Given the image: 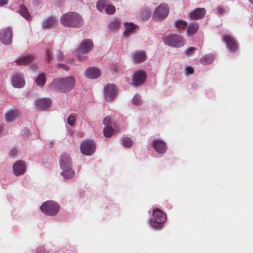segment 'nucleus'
<instances>
[{"instance_id":"nucleus-44","label":"nucleus","mask_w":253,"mask_h":253,"mask_svg":"<svg viewBox=\"0 0 253 253\" xmlns=\"http://www.w3.org/2000/svg\"><path fill=\"white\" fill-rule=\"evenodd\" d=\"M46 56L47 61L49 62L52 59L51 53L49 50L46 51Z\"/></svg>"},{"instance_id":"nucleus-12","label":"nucleus","mask_w":253,"mask_h":253,"mask_svg":"<svg viewBox=\"0 0 253 253\" xmlns=\"http://www.w3.org/2000/svg\"><path fill=\"white\" fill-rule=\"evenodd\" d=\"M153 147L159 154H163L167 151L166 143L162 140L154 139L153 141Z\"/></svg>"},{"instance_id":"nucleus-15","label":"nucleus","mask_w":253,"mask_h":253,"mask_svg":"<svg viewBox=\"0 0 253 253\" xmlns=\"http://www.w3.org/2000/svg\"><path fill=\"white\" fill-rule=\"evenodd\" d=\"M206 10L204 8H198L190 13L188 16L191 19H199L206 14Z\"/></svg>"},{"instance_id":"nucleus-52","label":"nucleus","mask_w":253,"mask_h":253,"mask_svg":"<svg viewBox=\"0 0 253 253\" xmlns=\"http://www.w3.org/2000/svg\"><path fill=\"white\" fill-rule=\"evenodd\" d=\"M61 175H63V171L60 172Z\"/></svg>"},{"instance_id":"nucleus-13","label":"nucleus","mask_w":253,"mask_h":253,"mask_svg":"<svg viewBox=\"0 0 253 253\" xmlns=\"http://www.w3.org/2000/svg\"><path fill=\"white\" fill-rule=\"evenodd\" d=\"M26 170V165L22 161H18L15 163L13 166V171L16 176L23 174Z\"/></svg>"},{"instance_id":"nucleus-40","label":"nucleus","mask_w":253,"mask_h":253,"mask_svg":"<svg viewBox=\"0 0 253 253\" xmlns=\"http://www.w3.org/2000/svg\"><path fill=\"white\" fill-rule=\"evenodd\" d=\"M196 50V48L194 47H190L187 49H186L185 51H184V53L185 54V55H187V56H190V55H191L194 51L195 50Z\"/></svg>"},{"instance_id":"nucleus-19","label":"nucleus","mask_w":253,"mask_h":253,"mask_svg":"<svg viewBox=\"0 0 253 253\" xmlns=\"http://www.w3.org/2000/svg\"><path fill=\"white\" fill-rule=\"evenodd\" d=\"M75 79L74 77L70 76L64 78V92L71 90L75 86Z\"/></svg>"},{"instance_id":"nucleus-3","label":"nucleus","mask_w":253,"mask_h":253,"mask_svg":"<svg viewBox=\"0 0 253 253\" xmlns=\"http://www.w3.org/2000/svg\"><path fill=\"white\" fill-rule=\"evenodd\" d=\"M153 218L150 221L151 226L155 228H159L164 223L166 220V214L159 209H156L153 211Z\"/></svg>"},{"instance_id":"nucleus-37","label":"nucleus","mask_w":253,"mask_h":253,"mask_svg":"<svg viewBox=\"0 0 253 253\" xmlns=\"http://www.w3.org/2000/svg\"><path fill=\"white\" fill-rule=\"evenodd\" d=\"M150 11L148 10H144L141 13V18L142 20L147 19L150 16Z\"/></svg>"},{"instance_id":"nucleus-16","label":"nucleus","mask_w":253,"mask_h":253,"mask_svg":"<svg viewBox=\"0 0 253 253\" xmlns=\"http://www.w3.org/2000/svg\"><path fill=\"white\" fill-rule=\"evenodd\" d=\"M51 103V100L49 98H46L39 99L36 102V106L41 110L47 109L50 107Z\"/></svg>"},{"instance_id":"nucleus-47","label":"nucleus","mask_w":253,"mask_h":253,"mask_svg":"<svg viewBox=\"0 0 253 253\" xmlns=\"http://www.w3.org/2000/svg\"><path fill=\"white\" fill-rule=\"evenodd\" d=\"M17 153V151L15 149H13L11 152H10V155L12 156H14L16 155Z\"/></svg>"},{"instance_id":"nucleus-17","label":"nucleus","mask_w":253,"mask_h":253,"mask_svg":"<svg viewBox=\"0 0 253 253\" xmlns=\"http://www.w3.org/2000/svg\"><path fill=\"white\" fill-rule=\"evenodd\" d=\"M63 86V79H56L52 81L49 85V89L51 91H58L61 89Z\"/></svg>"},{"instance_id":"nucleus-11","label":"nucleus","mask_w":253,"mask_h":253,"mask_svg":"<svg viewBox=\"0 0 253 253\" xmlns=\"http://www.w3.org/2000/svg\"><path fill=\"white\" fill-rule=\"evenodd\" d=\"M71 160L69 158L66 159L64 161V178L71 179L75 175V171L71 168Z\"/></svg>"},{"instance_id":"nucleus-28","label":"nucleus","mask_w":253,"mask_h":253,"mask_svg":"<svg viewBox=\"0 0 253 253\" xmlns=\"http://www.w3.org/2000/svg\"><path fill=\"white\" fill-rule=\"evenodd\" d=\"M56 23V21L54 18L49 17L43 23V27L45 29L50 28Z\"/></svg>"},{"instance_id":"nucleus-8","label":"nucleus","mask_w":253,"mask_h":253,"mask_svg":"<svg viewBox=\"0 0 253 253\" xmlns=\"http://www.w3.org/2000/svg\"><path fill=\"white\" fill-rule=\"evenodd\" d=\"M117 87L113 84H108L104 87V97L107 100L111 101L117 95Z\"/></svg>"},{"instance_id":"nucleus-10","label":"nucleus","mask_w":253,"mask_h":253,"mask_svg":"<svg viewBox=\"0 0 253 253\" xmlns=\"http://www.w3.org/2000/svg\"><path fill=\"white\" fill-rule=\"evenodd\" d=\"M169 12L168 6L165 4H161L156 8L154 16L158 18H163L168 15Z\"/></svg>"},{"instance_id":"nucleus-1","label":"nucleus","mask_w":253,"mask_h":253,"mask_svg":"<svg viewBox=\"0 0 253 253\" xmlns=\"http://www.w3.org/2000/svg\"><path fill=\"white\" fill-rule=\"evenodd\" d=\"M83 23L82 17L79 14L71 12L64 14V26L79 28Z\"/></svg>"},{"instance_id":"nucleus-6","label":"nucleus","mask_w":253,"mask_h":253,"mask_svg":"<svg viewBox=\"0 0 253 253\" xmlns=\"http://www.w3.org/2000/svg\"><path fill=\"white\" fill-rule=\"evenodd\" d=\"M96 149V145L93 140L86 139L84 140L80 145V150L84 155H92Z\"/></svg>"},{"instance_id":"nucleus-46","label":"nucleus","mask_w":253,"mask_h":253,"mask_svg":"<svg viewBox=\"0 0 253 253\" xmlns=\"http://www.w3.org/2000/svg\"><path fill=\"white\" fill-rule=\"evenodd\" d=\"M111 70L114 71V72H117V66L115 65H113L111 67Z\"/></svg>"},{"instance_id":"nucleus-30","label":"nucleus","mask_w":253,"mask_h":253,"mask_svg":"<svg viewBox=\"0 0 253 253\" xmlns=\"http://www.w3.org/2000/svg\"><path fill=\"white\" fill-rule=\"evenodd\" d=\"M114 132L111 126H106L103 129L104 135L105 137H110Z\"/></svg>"},{"instance_id":"nucleus-14","label":"nucleus","mask_w":253,"mask_h":253,"mask_svg":"<svg viewBox=\"0 0 253 253\" xmlns=\"http://www.w3.org/2000/svg\"><path fill=\"white\" fill-rule=\"evenodd\" d=\"M146 75L144 72L139 71L136 72L133 76V84L137 86L143 83L146 79Z\"/></svg>"},{"instance_id":"nucleus-18","label":"nucleus","mask_w":253,"mask_h":253,"mask_svg":"<svg viewBox=\"0 0 253 253\" xmlns=\"http://www.w3.org/2000/svg\"><path fill=\"white\" fill-rule=\"evenodd\" d=\"M12 84L15 87L21 88L25 85V81L21 75L16 74L12 78Z\"/></svg>"},{"instance_id":"nucleus-24","label":"nucleus","mask_w":253,"mask_h":253,"mask_svg":"<svg viewBox=\"0 0 253 253\" xmlns=\"http://www.w3.org/2000/svg\"><path fill=\"white\" fill-rule=\"evenodd\" d=\"M146 55L144 51L136 52L133 55V59L135 62L139 63L145 60Z\"/></svg>"},{"instance_id":"nucleus-35","label":"nucleus","mask_w":253,"mask_h":253,"mask_svg":"<svg viewBox=\"0 0 253 253\" xmlns=\"http://www.w3.org/2000/svg\"><path fill=\"white\" fill-rule=\"evenodd\" d=\"M132 144V140L130 138L126 137L123 139V144L125 147H130Z\"/></svg>"},{"instance_id":"nucleus-51","label":"nucleus","mask_w":253,"mask_h":253,"mask_svg":"<svg viewBox=\"0 0 253 253\" xmlns=\"http://www.w3.org/2000/svg\"><path fill=\"white\" fill-rule=\"evenodd\" d=\"M31 68L33 69V70H35L37 67L36 66H32Z\"/></svg>"},{"instance_id":"nucleus-39","label":"nucleus","mask_w":253,"mask_h":253,"mask_svg":"<svg viewBox=\"0 0 253 253\" xmlns=\"http://www.w3.org/2000/svg\"><path fill=\"white\" fill-rule=\"evenodd\" d=\"M103 123L105 126H111L112 125L111 117L109 116L106 117L103 120Z\"/></svg>"},{"instance_id":"nucleus-33","label":"nucleus","mask_w":253,"mask_h":253,"mask_svg":"<svg viewBox=\"0 0 253 253\" xmlns=\"http://www.w3.org/2000/svg\"><path fill=\"white\" fill-rule=\"evenodd\" d=\"M77 115L74 114H71L67 119V123L70 126H73L77 120Z\"/></svg>"},{"instance_id":"nucleus-42","label":"nucleus","mask_w":253,"mask_h":253,"mask_svg":"<svg viewBox=\"0 0 253 253\" xmlns=\"http://www.w3.org/2000/svg\"><path fill=\"white\" fill-rule=\"evenodd\" d=\"M217 10H218V13L220 14H224L225 13V9L222 7H221V6H219L217 8Z\"/></svg>"},{"instance_id":"nucleus-49","label":"nucleus","mask_w":253,"mask_h":253,"mask_svg":"<svg viewBox=\"0 0 253 253\" xmlns=\"http://www.w3.org/2000/svg\"><path fill=\"white\" fill-rule=\"evenodd\" d=\"M64 68L65 70L68 71L69 70V68L67 66L64 65Z\"/></svg>"},{"instance_id":"nucleus-26","label":"nucleus","mask_w":253,"mask_h":253,"mask_svg":"<svg viewBox=\"0 0 253 253\" xmlns=\"http://www.w3.org/2000/svg\"><path fill=\"white\" fill-rule=\"evenodd\" d=\"M46 80V75L44 73H42L36 79V83L38 86L42 87L45 83Z\"/></svg>"},{"instance_id":"nucleus-50","label":"nucleus","mask_w":253,"mask_h":253,"mask_svg":"<svg viewBox=\"0 0 253 253\" xmlns=\"http://www.w3.org/2000/svg\"><path fill=\"white\" fill-rule=\"evenodd\" d=\"M60 21L61 22H63V16L61 17Z\"/></svg>"},{"instance_id":"nucleus-34","label":"nucleus","mask_w":253,"mask_h":253,"mask_svg":"<svg viewBox=\"0 0 253 253\" xmlns=\"http://www.w3.org/2000/svg\"><path fill=\"white\" fill-rule=\"evenodd\" d=\"M175 26L179 29H185L187 26V23L183 20H178L175 23Z\"/></svg>"},{"instance_id":"nucleus-53","label":"nucleus","mask_w":253,"mask_h":253,"mask_svg":"<svg viewBox=\"0 0 253 253\" xmlns=\"http://www.w3.org/2000/svg\"><path fill=\"white\" fill-rule=\"evenodd\" d=\"M253 4V0H249Z\"/></svg>"},{"instance_id":"nucleus-41","label":"nucleus","mask_w":253,"mask_h":253,"mask_svg":"<svg viewBox=\"0 0 253 253\" xmlns=\"http://www.w3.org/2000/svg\"><path fill=\"white\" fill-rule=\"evenodd\" d=\"M185 72L187 74H192L194 72V69L192 67L188 66L185 68Z\"/></svg>"},{"instance_id":"nucleus-32","label":"nucleus","mask_w":253,"mask_h":253,"mask_svg":"<svg viewBox=\"0 0 253 253\" xmlns=\"http://www.w3.org/2000/svg\"><path fill=\"white\" fill-rule=\"evenodd\" d=\"M107 5L105 0H100L96 3V7L99 11H102L105 10Z\"/></svg>"},{"instance_id":"nucleus-29","label":"nucleus","mask_w":253,"mask_h":253,"mask_svg":"<svg viewBox=\"0 0 253 253\" xmlns=\"http://www.w3.org/2000/svg\"><path fill=\"white\" fill-rule=\"evenodd\" d=\"M125 26L126 30L124 32V34L127 36L129 34L131 33L133 31L136 26L132 23H126L125 24Z\"/></svg>"},{"instance_id":"nucleus-2","label":"nucleus","mask_w":253,"mask_h":253,"mask_svg":"<svg viewBox=\"0 0 253 253\" xmlns=\"http://www.w3.org/2000/svg\"><path fill=\"white\" fill-rule=\"evenodd\" d=\"M40 208L44 214L54 216L59 211L60 206L57 203L54 201H48L43 203Z\"/></svg>"},{"instance_id":"nucleus-7","label":"nucleus","mask_w":253,"mask_h":253,"mask_svg":"<svg viewBox=\"0 0 253 253\" xmlns=\"http://www.w3.org/2000/svg\"><path fill=\"white\" fill-rule=\"evenodd\" d=\"M12 36V30L10 27H6L0 30V41L5 45L11 43Z\"/></svg>"},{"instance_id":"nucleus-38","label":"nucleus","mask_w":253,"mask_h":253,"mask_svg":"<svg viewBox=\"0 0 253 253\" xmlns=\"http://www.w3.org/2000/svg\"><path fill=\"white\" fill-rule=\"evenodd\" d=\"M134 104L139 105L141 103V98L139 95H135L132 100Z\"/></svg>"},{"instance_id":"nucleus-22","label":"nucleus","mask_w":253,"mask_h":253,"mask_svg":"<svg viewBox=\"0 0 253 253\" xmlns=\"http://www.w3.org/2000/svg\"><path fill=\"white\" fill-rule=\"evenodd\" d=\"M34 59L32 55H28L18 59L15 62L17 65H26L33 62Z\"/></svg>"},{"instance_id":"nucleus-9","label":"nucleus","mask_w":253,"mask_h":253,"mask_svg":"<svg viewBox=\"0 0 253 253\" xmlns=\"http://www.w3.org/2000/svg\"><path fill=\"white\" fill-rule=\"evenodd\" d=\"M222 37L223 42L226 44L227 47L230 51L235 52L237 50L238 44L232 36L226 34L222 35Z\"/></svg>"},{"instance_id":"nucleus-5","label":"nucleus","mask_w":253,"mask_h":253,"mask_svg":"<svg viewBox=\"0 0 253 253\" xmlns=\"http://www.w3.org/2000/svg\"><path fill=\"white\" fill-rule=\"evenodd\" d=\"M164 42L169 46L179 48L185 44V41L180 35L171 34L165 38Z\"/></svg>"},{"instance_id":"nucleus-4","label":"nucleus","mask_w":253,"mask_h":253,"mask_svg":"<svg viewBox=\"0 0 253 253\" xmlns=\"http://www.w3.org/2000/svg\"><path fill=\"white\" fill-rule=\"evenodd\" d=\"M93 47V44L91 40L89 39L84 40L78 48V59L80 61L86 60L87 59V56H83L81 54L89 52Z\"/></svg>"},{"instance_id":"nucleus-23","label":"nucleus","mask_w":253,"mask_h":253,"mask_svg":"<svg viewBox=\"0 0 253 253\" xmlns=\"http://www.w3.org/2000/svg\"><path fill=\"white\" fill-rule=\"evenodd\" d=\"M199 29V25L197 22L190 23L187 28V32L188 35H193L195 34Z\"/></svg>"},{"instance_id":"nucleus-27","label":"nucleus","mask_w":253,"mask_h":253,"mask_svg":"<svg viewBox=\"0 0 253 253\" xmlns=\"http://www.w3.org/2000/svg\"><path fill=\"white\" fill-rule=\"evenodd\" d=\"M19 13L26 19L29 20L30 18V15L28 9L23 5H21L18 9Z\"/></svg>"},{"instance_id":"nucleus-20","label":"nucleus","mask_w":253,"mask_h":253,"mask_svg":"<svg viewBox=\"0 0 253 253\" xmlns=\"http://www.w3.org/2000/svg\"><path fill=\"white\" fill-rule=\"evenodd\" d=\"M84 75L87 78L95 79L100 76V72L95 67H90L85 71Z\"/></svg>"},{"instance_id":"nucleus-54","label":"nucleus","mask_w":253,"mask_h":253,"mask_svg":"<svg viewBox=\"0 0 253 253\" xmlns=\"http://www.w3.org/2000/svg\"><path fill=\"white\" fill-rule=\"evenodd\" d=\"M60 166H61V167H62V163H61V162H60Z\"/></svg>"},{"instance_id":"nucleus-21","label":"nucleus","mask_w":253,"mask_h":253,"mask_svg":"<svg viewBox=\"0 0 253 253\" xmlns=\"http://www.w3.org/2000/svg\"><path fill=\"white\" fill-rule=\"evenodd\" d=\"M20 112L16 110H11L5 114V119L6 122H10L17 119L20 116Z\"/></svg>"},{"instance_id":"nucleus-25","label":"nucleus","mask_w":253,"mask_h":253,"mask_svg":"<svg viewBox=\"0 0 253 253\" xmlns=\"http://www.w3.org/2000/svg\"><path fill=\"white\" fill-rule=\"evenodd\" d=\"M214 59V56L212 54H206L200 60V62L203 65H208L211 64Z\"/></svg>"},{"instance_id":"nucleus-36","label":"nucleus","mask_w":253,"mask_h":253,"mask_svg":"<svg viewBox=\"0 0 253 253\" xmlns=\"http://www.w3.org/2000/svg\"><path fill=\"white\" fill-rule=\"evenodd\" d=\"M105 11L107 14H113L115 12V7L113 5H107Z\"/></svg>"},{"instance_id":"nucleus-43","label":"nucleus","mask_w":253,"mask_h":253,"mask_svg":"<svg viewBox=\"0 0 253 253\" xmlns=\"http://www.w3.org/2000/svg\"><path fill=\"white\" fill-rule=\"evenodd\" d=\"M57 57L59 60H61L63 59V53H62V52L61 50H59L58 51Z\"/></svg>"},{"instance_id":"nucleus-31","label":"nucleus","mask_w":253,"mask_h":253,"mask_svg":"<svg viewBox=\"0 0 253 253\" xmlns=\"http://www.w3.org/2000/svg\"><path fill=\"white\" fill-rule=\"evenodd\" d=\"M120 24V23L118 19H114L110 22L109 27L112 30H115L119 28Z\"/></svg>"},{"instance_id":"nucleus-45","label":"nucleus","mask_w":253,"mask_h":253,"mask_svg":"<svg viewBox=\"0 0 253 253\" xmlns=\"http://www.w3.org/2000/svg\"><path fill=\"white\" fill-rule=\"evenodd\" d=\"M7 2V0H0V6H3L6 4Z\"/></svg>"},{"instance_id":"nucleus-48","label":"nucleus","mask_w":253,"mask_h":253,"mask_svg":"<svg viewBox=\"0 0 253 253\" xmlns=\"http://www.w3.org/2000/svg\"><path fill=\"white\" fill-rule=\"evenodd\" d=\"M56 67L58 68H63V64H60V63H58L56 65Z\"/></svg>"}]
</instances>
